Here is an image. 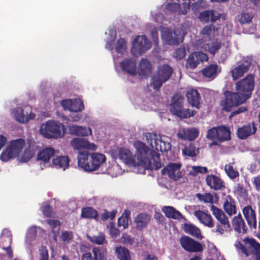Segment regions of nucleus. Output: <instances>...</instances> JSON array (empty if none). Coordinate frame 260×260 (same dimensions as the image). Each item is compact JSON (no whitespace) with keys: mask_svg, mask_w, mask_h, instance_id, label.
Masks as SVG:
<instances>
[{"mask_svg":"<svg viewBox=\"0 0 260 260\" xmlns=\"http://www.w3.org/2000/svg\"><path fill=\"white\" fill-rule=\"evenodd\" d=\"M201 72L203 76L213 80L221 72V68L220 66H206Z\"/></svg>","mask_w":260,"mask_h":260,"instance_id":"26","label":"nucleus"},{"mask_svg":"<svg viewBox=\"0 0 260 260\" xmlns=\"http://www.w3.org/2000/svg\"><path fill=\"white\" fill-rule=\"evenodd\" d=\"M224 96L223 109L226 112H231L232 109L235 107L244 103L248 99V96L243 94L240 92H233L230 90H226L224 92Z\"/></svg>","mask_w":260,"mask_h":260,"instance_id":"4","label":"nucleus"},{"mask_svg":"<svg viewBox=\"0 0 260 260\" xmlns=\"http://www.w3.org/2000/svg\"><path fill=\"white\" fill-rule=\"evenodd\" d=\"M25 145V140L22 138H19L10 141L8 146L18 156Z\"/></svg>","mask_w":260,"mask_h":260,"instance_id":"28","label":"nucleus"},{"mask_svg":"<svg viewBox=\"0 0 260 260\" xmlns=\"http://www.w3.org/2000/svg\"><path fill=\"white\" fill-rule=\"evenodd\" d=\"M121 238L123 240V243L125 244L132 245L135 242L134 239L129 235L123 234Z\"/></svg>","mask_w":260,"mask_h":260,"instance_id":"63","label":"nucleus"},{"mask_svg":"<svg viewBox=\"0 0 260 260\" xmlns=\"http://www.w3.org/2000/svg\"><path fill=\"white\" fill-rule=\"evenodd\" d=\"M217 128H218V133H219L218 141L222 142L231 139V132L229 126L220 125L217 126Z\"/></svg>","mask_w":260,"mask_h":260,"instance_id":"29","label":"nucleus"},{"mask_svg":"<svg viewBox=\"0 0 260 260\" xmlns=\"http://www.w3.org/2000/svg\"><path fill=\"white\" fill-rule=\"evenodd\" d=\"M173 73L171 66H158L157 71L151 77L150 85L155 91H158L163 84L168 81Z\"/></svg>","mask_w":260,"mask_h":260,"instance_id":"2","label":"nucleus"},{"mask_svg":"<svg viewBox=\"0 0 260 260\" xmlns=\"http://www.w3.org/2000/svg\"><path fill=\"white\" fill-rule=\"evenodd\" d=\"M87 237L91 242L98 245L103 244L105 240L104 235L101 233L97 236H90L87 235Z\"/></svg>","mask_w":260,"mask_h":260,"instance_id":"47","label":"nucleus"},{"mask_svg":"<svg viewBox=\"0 0 260 260\" xmlns=\"http://www.w3.org/2000/svg\"><path fill=\"white\" fill-rule=\"evenodd\" d=\"M136 228L138 230H141L146 227L149 222V216L147 213L139 214L135 218Z\"/></svg>","mask_w":260,"mask_h":260,"instance_id":"30","label":"nucleus"},{"mask_svg":"<svg viewBox=\"0 0 260 260\" xmlns=\"http://www.w3.org/2000/svg\"><path fill=\"white\" fill-rule=\"evenodd\" d=\"M219 133H218V128L217 126L213 127L207 132L206 138L210 140H217L218 141V137H219Z\"/></svg>","mask_w":260,"mask_h":260,"instance_id":"46","label":"nucleus"},{"mask_svg":"<svg viewBox=\"0 0 260 260\" xmlns=\"http://www.w3.org/2000/svg\"><path fill=\"white\" fill-rule=\"evenodd\" d=\"M234 192L235 194L239 195L241 197L245 196L246 191L240 184H238L237 186L235 188Z\"/></svg>","mask_w":260,"mask_h":260,"instance_id":"59","label":"nucleus"},{"mask_svg":"<svg viewBox=\"0 0 260 260\" xmlns=\"http://www.w3.org/2000/svg\"><path fill=\"white\" fill-rule=\"evenodd\" d=\"M106 161V156L100 153H90L88 151H83L78 154V166L85 172L97 170Z\"/></svg>","mask_w":260,"mask_h":260,"instance_id":"1","label":"nucleus"},{"mask_svg":"<svg viewBox=\"0 0 260 260\" xmlns=\"http://www.w3.org/2000/svg\"><path fill=\"white\" fill-rule=\"evenodd\" d=\"M211 210L215 218L218 220L224 214L221 209H219L213 205L211 206Z\"/></svg>","mask_w":260,"mask_h":260,"instance_id":"56","label":"nucleus"},{"mask_svg":"<svg viewBox=\"0 0 260 260\" xmlns=\"http://www.w3.org/2000/svg\"><path fill=\"white\" fill-rule=\"evenodd\" d=\"M146 161L141 160L137 161L138 166L142 167L145 170H158L161 167V164L159 161L157 160H151L148 158H146Z\"/></svg>","mask_w":260,"mask_h":260,"instance_id":"25","label":"nucleus"},{"mask_svg":"<svg viewBox=\"0 0 260 260\" xmlns=\"http://www.w3.org/2000/svg\"><path fill=\"white\" fill-rule=\"evenodd\" d=\"M162 38L165 40L169 45L178 44L181 40L180 35L176 31L167 30L164 31Z\"/></svg>","mask_w":260,"mask_h":260,"instance_id":"24","label":"nucleus"},{"mask_svg":"<svg viewBox=\"0 0 260 260\" xmlns=\"http://www.w3.org/2000/svg\"><path fill=\"white\" fill-rule=\"evenodd\" d=\"M18 156L7 146L2 152L0 155V160L3 162H7L10 159L16 158Z\"/></svg>","mask_w":260,"mask_h":260,"instance_id":"40","label":"nucleus"},{"mask_svg":"<svg viewBox=\"0 0 260 260\" xmlns=\"http://www.w3.org/2000/svg\"><path fill=\"white\" fill-rule=\"evenodd\" d=\"M40 133L47 139H57L62 137L65 133L64 125L58 121H48L45 125H42Z\"/></svg>","mask_w":260,"mask_h":260,"instance_id":"3","label":"nucleus"},{"mask_svg":"<svg viewBox=\"0 0 260 260\" xmlns=\"http://www.w3.org/2000/svg\"><path fill=\"white\" fill-rule=\"evenodd\" d=\"M199 153V149L196 147L194 143H190L182 149V154L184 156L194 157Z\"/></svg>","mask_w":260,"mask_h":260,"instance_id":"36","label":"nucleus"},{"mask_svg":"<svg viewBox=\"0 0 260 260\" xmlns=\"http://www.w3.org/2000/svg\"><path fill=\"white\" fill-rule=\"evenodd\" d=\"M208 172V168L206 167L200 166H193L192 169L189 171V175L193 177L197 176L198 174H206Z\"/></svg>","mask_w":260,"mask_h":260,"instance_id":"43","label":"nucleus"},{"mask_svg":"<svg viewBox=\"0 0 260 260\" xmlns=\"http://www.w3.org/2000/svg\"><path fill=\"white\" fill-rule=\"evenodd\" d=\"M218 29L215 27L213 24H209L205 26L201 30V34L203 36H206L208 38L211 36H214L215 31H217Z\"/></svg>","mask_w":260,"mask_h":260,"instance_id":"42","label":"nucleus"},{"mask_svg":"<svg viewBox=\"0 0 260 260\" xmlns=\"http://www.w3.org/2000/svg\"><path fill=\"white\" fill-rule=\"evenodd\" d=\"M208 55L202 52H194L191 53L187 58V63L188 65H198L208 61Z\"/></svg>","mask_w":260,"mask_h":260,"instance_id":"19","label":"nucleus"},{"mask_svg":"<svg viewBox=\"0 0 260 260\" xmlns=\"http://www.w3.org/2000/svg\"><path fill=\"white\" fill-rule=\"evenodd\" d=\"M206 183L211 189L215 190L224 188L223 181L218 176L215 175H207L206 178Z\"/></svg>","mask_w":260,"mask_h":260,"instance_id":"20","label":"nucleus"},{"mask_svg":"<svg viewBox=\"0 0 260 260\" xmlns=\"http://www.w3.org/2000/svg\"><path fill=\"white\" fill-rule=\"evenodd\" d=\"M56 150L52 147H47L39 151L37 159L42 161L44 163H47L51 158L55 156Z\"/></svg>","mask_w":260,"mask_h":260,"instance_id":"21","label":"nucleus"},{"mask_svg":"<svg viewBox=\"0 0 260 260\" xmlns=\"http://www.w3.org/2000/svg\"><path fill=\"white\" fill-rule=\"evenodd\" d=\"M117 74L120 76L121 73H127L134 77L137 74L141 78H147L152 74L153 66H114Z\"/></svg>","mask_w":260,"mask_h":260,"instance_id":"6","label":"nucleus"},{"mask_svg":"<svg viewBox=\"0 0 260 260\" xmlns=\"http://www.w3.org/2000/svg\"><path fill=\"white\" fill-rule=\"evenodd\" d=\"M118 157L126 165L131 166L137 165L134 156L131 151L127 148L121 147L118 150Z\"/></svg>","mask_w":260,"mask_h":260,"instance_id":"15","label":"nucleus"},{"mask_svg":"<svg viewBox=\"0 0 260 260\" xmlns=\"http://www.w3.org/2000/svg\"><path fill=\"white\" fill-rule=\"evenodd\" d=\"M254 85V75L249 74L236 83V89L237 92H240L243 94L246 95V96H248L249 99L251 96Z\"/></svg>","mask_w":260,"mask_h":260,"instance_id":"8","label":"nucleus"},{"mask_svg":"<svg viewBox=\"0 0 260 260\" xmlns=\"http://www.w3.org/2000/svg\"><path fill=\"white\" fill-rule=\"evenodd\" d=\"M134 146L136 149L135 156L137 161L141 160L146 161V157L151 160L159 159V154L155 152L153 149H150L146 144L141 141H137L134 143Z\"/></svg>","mask_w":260,"mask_h":260,"instance_id":"7","label":"nucleus"},{"mask_svg":"<svg viewBox=\"0 0 260 260\" xmlns=\"http://www.w3.org/2000/svg\"><path fill=\"white\" fill-rule=\"evenodd\" d=\"M115 253L119 260H132L129 250L125 247L117 246Z\"/></svg>","mask_w":260,"mask_h":260,"instance_id":"35","label":"nucleus"},{"mask_svg":"<svg viewBox=\"0 0 260 260\" xmlns=\"http://www.w3.org/2000/svg\"><path fill=\"white\" fill-rule=\"evenodd\" d=\"M39 260H49L48 250L45 246H42L39 249Z\"/></svg>","mask_w":260,"mask_h":260,"instance_id":"55","label":"nucleus"},{"mask_svg":"<svg viewBox=\"0 0 260 260\" xmlns=\"http://www.w3.org/2000/svg\"><path fill=\"white\" fill-rule=\"evenodd\" d=\"M220 47V43H219L218 42H212L211 46L209 47L208 50L210 53L214 55L217 51H218V50H219Z\"/></svg>","mask_w":260,"mask_h":260,"instance_id":"58","label":"nucleus"},{"mask_svg":"<svg viewBox=\"0 0 260 260\" xmlns=\"http://www.w3.org/2000/svg\"><path fill=\"white\" fill-rule=\"evenodd\" d=\"M184 98L183 97L179 94H175L171 98V103L170 104V112H172L174 110H176L179 108H181L183 105Z\"/></svg>","mask_w":260,"mask_h":260,"instance_id":"33","label":"nucleus"},{"mask_svg":"<svg viewBox=\"0 0 260 260\" xmlns=\"http://www.w3.org/2000/svg\"><path fill=\"white\" fill-rule=\"evenodd\" d=\"M42 212L44 215L47 217H51L53 215L52 207L49 204H46L42 207Z\"/></svg>","mask_w":260,"mask_h":260,"instance_id":"64","label":"nucleus"},{"mask_svg":"<svg viewBox=\"0 0 260 260\" xmlns=\"http://www.w3.org/2000/svg\"><path fill=\"white\" fill-rule=\"evenodd\" d=\"M257 131V127L254 122L243 125L239 127L237 131V135L239 139L245 140L249 136L254 135Z\"/></svg>","mask_w":260,"mask_h":260,"instance_id":"13","label":"nucleus"},{"mask_svg":"<svg viewBox=\"0 0 260 260\" xmlns=\"http://www.w3.org/2000/svg\"><path fill=\"white\" fill-rule=\"evenodd\" d=\"M4 238L7 239L9 241V243L11 244L12 241V236L11 232L6 229H4L2 231L1 236V242H3V240Z\"/></svg>","mask_w":260,"mask_h":260,"instance_id":"57","label":"nucleus"},{"mask_svg":"<svg viewBox=\"0 0 260 260\" xmlns=\"http://www.w3.org/2000/svg\"><path fill=\"white\" fill-rule=\"evenodd\" d=\"M223 207L225 212L230 216L236 213L235 203H229L228 200H225Z\"/></svg>","mask_w":260,"mask_h":260,"instance_id":"44","label":"nucleus"},{"mask_svg":"<svg viewBox=\"0 0 260 260\" xmlns=\"http://www.w3.org/2000/svg\"><path fill=\"white\" fill-rule=\"evenodd\" d=\"M242 241L245 244L247 245V248L250 251L248 250L246 246L238 241H236L235 244L236 248L238 250H240L242 253L246 256H248L252 253L255 255L256 260H260V243L253 238L246 237Z\"/></svg>","mask_w":260,"mask_h":260,"instance_id":"5","label":"nucleus"},{"mask_svg":"<svg viewBox=\"0 0 260 260\" xmlns=\"http://www.w3.org/2000/svg\"><path fill=\"white\" fill-rule=\"evenodd\" d=\"M181 164L180 162H169L161 171L162 175H168L174 181H177L183 177L184 173L180 171Z\"/></svg>","mask_w":260,"mask_h":260,"instance_id":"10","label":"nucleus"},{"mask_svg":"<svg viewBox=\"0 0 260 260\" xmlns=\"http://www.w3.org/2000/svg\"><path fill=\"white\" fill-rule=\"evenodd\" d=\"M252 16L248 13H243L241 14L240 21L241 23H249L252 20Z\"/></svg>","mask_w":260,"mask_h":260,"instance_id":"60","label":"nucleus"},{"mask_svg":"<svg viewBox=\"0 0 260 260\" xmlns=\"http://www.w3.org/2000/svg\"><path fill=\"white\" fill-rule=\"evenodd\" d=\"M72 99H64L61 101L60 105L64 110L71 111Z\"/></svg>","mask_w":260,"mask_h":260,"instance_id":"61","label":"nucleus"},{"mask_svg":"<svg viewBox=\"0 0 260 260\" xmlns=\"http://www.w3.org/2000/svg\"><path fill=\"white\" fill-rule=\"evenodd\" d=\"M162 211L164 213L165 216L168 218H171L175 220L183 219L184 220H186V218L181 213V212L173 206H164L162 208Z\"/></svg>","mask_w":260,"mask_h":260,"instance_id":"22","label":"nucleus"},{"mask_svg":"<svg viewBox=\"0 0 260 260\" xmlns=\"http://www.w3.org/2000/svg\"><path fill=\"white\" fill-rule=\"evenodd\" d=\"M196 197L200 201H203L205 203H214V199L212 194L210 193H205V194H201L198 193L196 194Z\"/></svg>","mask_w":260,"mask_h":260,"instance_id":"45","label":"nucleus"},{"mask_svg":"<svg viewBox=\"0 0 260 260\" xmlns=\"http://www.w3.org/2000/svg\"><path fill=\"white\" fill-rule=\"evenodd\" d=\"M156 135L155 134L148 133L146 134V140L152 149H155L157 151H160L164 152V147L165 146V141L157 140L156 139Z\"/></svg>","mask_w":260,"mask_h":260,"instance_id":"18","label":"nucleus"},{"mask_svg":"<svg viewBox=\"0 0 260 260\" xmlns=\"http://www.w3.org/2000/svg\"><path fill=\"white\" fill-rule=\"evenodd\" d=\"M69 133L71 135L79 137H86L92 135V129L90 127H84L75 124H69L67 126Z\"/></svg>","mask_w":260,"mask_h":260,"instance_id":"14","label":"nucleus"},{"mask_svg":"<svg viewBox=\"0 0 260 260\" xmlns=\"http://www.w3.org/2000/svg\"><path fill=\"white\" fill-rule=\"evenodd\" d=\"M194 215L205 225L209 228L214 226L211 215L205 213L203 211L198 210L194 212Z\"/></svg>","mask_w":260,"mask_h":260,"instance_id":"27","label":"nucleus"},{"mask_svg":"<svg viewBox=\"0 0 260 260\" xmlns=\"http://www.w3.org/2000/svg\"><path fill=\"white\" fill-rule=\"evenodd\" d=\"M151 47V43L145 36H138L133 41L131 52L134 56H139L150 49Z\"/></svg>","mask_w":260,"mask_h":260,"instance_id":"9","label":"nucleus"},{"mask_svg":"<svg viewBox=\"0 0 260 260\" xmlns=\"http://www.w3.org/2000/svg\"><path fill=\"white\" fill-rule=\"evenodd\" d=\"M250 66H237L231 71V74L234 80H236L242 77L249 69Z\"/></svg>","mask_w":260,"mask_h":260,"instance_id":"39","label":"nucleus"},{"mask_svg":"<svg viewBox=\"0 0 260 260\" xmlns=\"http://www.w3.org/2000/svg\"><path fill=\"white\" fill-rule=\"evenodd\" d=\"M154 217L159 224H164L166 222V218L163 215L159 212H155Z\"/></svg>","mask_w":260,"mask_h":260,"instance_id":"62","label":"nucleus"},{"mask_svg":"<svg viewBox=\"0 0 260 260\" xmlns=\"http://www.w3.org/2000/svg\"><path fill=\"white\" fill-rule=\"evenodd\" d=\"M171 113L180 119H185L194 116L197 112L195 110H190L188 108L185 109L182 106L181 108L174 110Z\"/></svg>","mask_w":260,"mask_h":260,"instance_id":"31","label":"nucleus"},{"mask_svg":"<svg viewBox=\"0 0 260 260\" xmlns=\"http://www.w3.org/2000/svg\"><path fill=\"white\" fill-rule=\"evenodd\" d=\"M225 171L227 175L232 179L236 178L239 175L238 172L234 169L231 164L225 166Z\"/></svg>","mask_w":260,"mask_h":260,"instance_id":"48","label":"nucleus"},{"mask_svg":"<svg viewBox=\"0 0 260 260\" xmlns=\"http://www.w3.org/2000/svg\"><path fill=\"white\" fill-rule=\"evenodd\" d=\"M186 54V50L184 47H180L176 49L174 52L173 56L177 59H181Z\"/></svg>","mask_w":260,"mask_h":260,"instance_id":"54","label":"nucleus"},{"mask_svg":"<svg viewBox=\"0 0 260 260\" xmlns=\"http://www.w3.org/2000/svg\"><path fill=\"white\" fill-rule=\"evenodd\" d=\"M180 5L176 3H170L166 6V9L172 13H178L180 10Z\"/></svg>","mask_w":260,"mask_h":260,"instance_id":"53","label":"nucleus"},{"mask_svg":"<svg viewBox=\"0 0 260 260\" xmlns=\"http://www.w3.org/2000/svg\"><path fill=\"white\" fill-rule=\"evenodd\" d=\"M81 216L83 218L94 219L96 221L99 220L98 211L92 207L83 208Z\"/></svg>","mask_w":260,"mask_h":260,"instance_id":"34","label":"nucleus"},{"mask_svg":"<svg viewBox=\"0 0 260 260\" xmlns=\"http://www.w3.org/2000/svg\"><path fill=\"white\" fill-rule=\"evenodd\" d=\"M186 97L188 103L191 107L198 109L200 108L201 96L198 90L193 88L188 89L186 92Z\"/></svg>","mask_w":260,"mask_h":260,"instance_id":"17","label":"nucleus"},{"mask_svg":"<svg viewBox=\"0 0 260 260\" xmlns=\"http://www.w3.org/2000/svg\"><path fill=\"white\" fill-rule=\"evenodd\" d=\"M181 247L188 252H201L203 250V246L200 242L188 236H182L180 239Z\"/></svg>","mask_w":260,"mask_h":260,"instance_id":"11","label":"nucleus"},{"mask_svg":"<svg viewBox=\"0 0 260 260\" xmlns=\"http://www.w3.org/2000/svg\"><path fill=\"white\" fill-rule=\"evenodd\" d=\"M243 215L246 219L249 218L250 217H254L256 215L255 211L252 208L250 205H247L244 207L242 210Z\"/></svg>","mask_w":260,"mask_h":260,"instance_id":"49","label":"nucleus"},{"mask_svg":"<svg viewBox=\"0 0 260 260\" xmlns=\"http://www.w3.org/2000/svg\"><path fill=\"white\" fill-rule=\"evenodd\" d=\"M212 14V10H205L200 13L199 18L201 21L207 23L210 21Z\"/></svg>","mask_w":260,"mask_h":260,"instance_id":"51","label":"nucleus"},{"mask_svg":"<svg viewBox=\"0 0 260 260\" xmlns=\"http://www.w3.org/2000/svg\"><path fill=\"white\" fill-rule=\"evenodd\" d=\"M232 225L236 232V236L239 237L241 233L243 234L247 233L248 229L240 213L233 218Z\"/></svg>","mask_w":260,"mask_h":260,"instance_id":"16","label":"nucleus"},{"mask_svg":"<svg viewBox=\"0 0 260 260\" xmlns=\"http://www.w3.org/2000/svg\"><path fill=\"white\" fill-rule=\"evenodd\" d=\"M187 140L193 141L199 135V131L196 128H190L186 129Z\"/></svg>","mask_w":260,"mask_h":260,"instance_id":"50","label":"nucleus"},{"mask_svg":"<svg viewBox=\"0 0 260 260\" xmlns=\"http://www.w3.org/2000/svg\"><path fill=\"white\" fill-rule=\"evenodd\" d=\"M94 260H106L107 249L104 247H93L92 249Z\"/></svg>","mask_w":260,"mask_h":260,"instance_id":"38","label":"nucleus"},{"mask_svg":"<svg viewBox=\"0 0 260 260\" xmlns=\"http://www.w3.org/2000/svg\"><path fill=\"white\" fill-rule=\"evenodd\" d=\"M11 114L17 121L21 123H24L25 113L22 108L17 107L12 109Z\"/></svg>","mask_w":260,"mask_h":260,"instance_id":"37","label":"nucleus"},{"mask_svg":"<svg viewBox=\"0 0 260 260\" xmlns=\"http://www.w3.org/2000/svg\"><path fill=\"white\" fill-rule=\"evenodd\" d=\"M52 161L55 168L64 170L69 166L70 159L67 156H59L53 158Z\"/></svg>","mask_w":260,"mask_h":260,"instance_id":"32","label":"nucleus"},{"mask_svg":"<svg viewBox=\"0 0 260 260\" xmlns=\"http://www.w3.org/2000/svg\"><path fill=\"white\" fill-rule=\"evenodd\" d=\"M84 108V105L83 101L81 99H73L72 100V106L71 112L77 113L81 111Z\"/></svg>","mask_w":260,"mask_h":260,"instance_id":"41","label":"nucleus"},{"mask_svg":"<svg viewBox=\"0 0 260 260\" xmlns=\"http://www.w3.org/2000/svg\"><path fill=\"white\" fill-rule=\"evenodd\" d=\"M115 49L118 53H122L126 49V42L123 38L118 39L116 43Z\"/></svg>","mask_w":260,"mask_h":260,"instance_id":"52","label":"nucleus"},{"mask_svg":"<svg viewBox=\"0 0 260 260\" xmlns=\"http://www.w3.org/2000/svg\"><path fill=\"white\" fill-rule=\"evenodd\" d=\"M182 228L185 233L197 239L201 240L203 238L200 229L192 223H184L182 225Z\"/></svg>","mask_w":260,"mask_h":260,"instance_id":"23","label":"nucleus"},{"mask_svg":"<svg viewBox=\"0 0 260 260\" xmlns=\"http://www.w3.org/2000/svg\"><path fill=\"white\" fill-rule=\"evenodd\" d=\"M71 147L75 150L79 152L83 151L95 150L96 146L93 143H90L83 138H75L70 142Z\"/></svg>","mask_w":260,"mask_h":260,"instance_id":"12","label":"nucleus"}]
</instances>
